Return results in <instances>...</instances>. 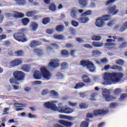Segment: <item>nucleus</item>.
<instances>
[{"label":"nucleus","instance_id":"36","mask_svg":"<svg viewBox=\"0 0 127 127\" xmlns=\"http://www.w3.org/2000/svg\"><path fill=\"white\" fill-rule=\"evenodd\" d=\"M39 25L35 22H32V30L33 31H36L38 28Z\"/></svg>","mask_w":127,"mask_h":127},{"label":"nucleus","instance_id":"42","mask_svg":"<svg viewBox=\"0 0 127 127\" xmlns=\"http://www.w3.org/2000/svg\"><path fill=\"white\" fill-rule=\"evenodd\" d=\"M127 46V42H125L122 43L121 45L119 46L120 49H123V48H126Z\"/></svg>","mask_w":127,"mask_h":127},{"label":"nucleus","instance_id":"9","mask_svg":"<svg viewBox=\"0 0 127 127\" xmlns=\"http://www.w3.org/2000/svg\"><path fill=\"white\" fill-rule=\"evenodd\" d=\"M107 10L109 14H111V15H116L119 13V9H117V5H116L109 7Z\"/></svg>","mask_w":127,"mask_h":127},{"label":"nucleus","instance_id":"56","mask_svg":"<svg viewBox=\"0 0 127 127\" xmlns=\"http://www.w3.org/2000/svg\"><path fill=\"white\" fill-rule=\"evenodd\" d=\"M22 104L18 103H15L14 104V107L16 108H20V107H22Z\"/></svg>","mask_w":127,"mask_h":127},{"label":"nucleus","instance_id":"3","mask_svg":"<svg viewBox=\"0 0 127 127\" xmlns=\"http://www.w3.org/2000/svg\"><path fill=\"white\" fill-rule=\"evenodd\" d=\"M13 76L14 78H10L9 79L11 84H15V85H19V83L16 81H24L25 79V73L23 71L16 70L13 72Z\"/></svg>","mask_w":127,"mask_h":127},{"label":"nucleus","instance_id":"31","mask_svg":"<svg viewBox=\"0 0 127 127\" xmlns=\"http://www.w3.org/2000/svg\"><path fill=\"white\" fill-rule=\"evenodd\" d=\"M78 1L82 6H86L88 4V0H78Z\"/></svg>","mask_w":127,"mask_h":127},{"label":"nucleus","instance_id":"45","mask_svg":"<svg viewBox=\"0 0 127 127\" xmlns=\"http://www.w3.org/2000/svg\"><path fill=\"white\" fill-rule=\"evenodd\" d=\"M68 64L66 62H64L61 64L62 69H66L68 68Z\"/></svg>","mask_w":127,"mask_h":127},{"label":"nucleus","instance_id":"16","mask_svg":"<svg viewBox=\"0 0 127 127\" xmlns=\"http://www.w3.org/2000/svg\"><path fill=\"white\" fill-rule=\"evenodd\" d=\"M91 122L92 121L90 120L89 118H87L86 119V121H83L80 124V127H89L90 122Z\"/></svg>","mask_w":127,"mask_h":127},{"label":"nucleus","instance_id":"40","mask_svg":"<svg viewBox=\"0 0 127 127\" xmlns=\"http://www.w3.org/2000/svg\"><path fill=\"white\" fill-rule=\"evenodd\" d=\"M35 13H36V12L35 11H32V16L33 19H34L35 20H37V19H38L39 18H40V17H41V16H39L38 15H34V14H35Z\"/></svg>","mask_w":127,"mask_h":127},{"label":"nucleus","instance_id":"64","mask_svg":"<svg viewBox=\"0 0 127 127\" xmlns=\"http://www.w3.org/2000/svg\"><path fill=\"white\" fill-rule=\"evenodd\" d=\"M105 127V122H102L98 125V127Z\"/></svg>","mask_w":127,"mask_h":127},{"label":"nucleus","instance_id":"44","mask_svg":"<svg viewBox=\"0 0 127 127\" xmlns=\"http://www.w3.org/2000/svg\"><path fill=\"white\" fill-rule=\"evenodd\" d=\"M113 39H108L106 41L107 42H116V39H117V36H114L112 37Z\"/></svg>","mask_w":127,"mask_h":127},{"label":"nucleus","instance_id":"52","mask_svg":"<svg viewBox=\"0 0 127 127\" xmlns=\"http://www.w3.org/2000/svg\"><path fill=\"white\" fill-rule=\"evenodd\" d=\"M127 97V94L126 93H123L121 95L120 99L121 100H125Z\"/></svg>","mask_w":127,"mask_h":127},{"label":"nucleus","instance_id":"15","mask_svg":"<svg viewBox=\"0 0 127 127\" xmlns=\"http://www.w3.org/2000/svg\"><path fill=\"white\" fill-rule=\"evenodd\" d=\"M81 79H82L83 82L84 83H86V84H90V83H92V81H91V78L87 75L84 74L82 76Z\"/></svg>","mask_w":127,"mask_h":127},{"label":"nucleus","instance_id":"14","mask_svg":"<svg viewBox=\"0 0 127 127\" xmlns=\"http://www.w3.org/2000/svg\"><path fill=\"white\" fill-rule=\"evenodd\" d=\"M95 24L98 27H103L104 25H105V22H104L103 19L100 17L96 20Z\"/></svg>","mask_w":127,"mask_h":127},{"label":"nucleus","instance_id":"10","mask_svg":"<svg viewBox=\"0 0 127 127\" xmlns=\"http://www.w3.org/2000/svg\"><path fill=\"white\" fill-rule=\"evenodd\" d=\"M44 106L48 109H51L53 111H58L59 107L56 106V104L51 103L50 102H46L44 104Z\"/></svg>","mask_w":127,"mask_h":127},{"label":"nucleus","instance_id":"49","mask_svg":"<svg viewBox=\"0 0 127 127\" xmlns=\"http://www.w3.org/2000/svg\"><path fill=\"white\" fill-rule=\"evenodd\" d=\"M71 16L73 18H76L77 15H76V10H72L71 12Z\"/></svg>","mask_w":127,"mask_h":127},{"label":"nucleus","instance_id":"47","mask_svg":"<svg viewBox=\"0 0 127 127\" xmlns=\"http://www.w3.org/2000/svg\"><path fill=\"white\" fill-rule=\"evenodd\" d=\"M79 107L80 109H87L88 108V105L86 103H80L79 104Z\"/></svg>","mask_w":127,"mask_h":127},{"label":"nucleus","instance_id":"8","mask_svg":"<svg viewBox=\"0 0 127 127\" xmlns=\"http://www.w3.org/2000/svg\"><path fill=\"white\" fill-rule=\"evenodd\" d=\"M58 111L59 113H61V114H72L74 112L73 109L69 107H65L64 106L59 107Z\"/></svg>","mask_w":127,"mask_h":127},{"label":"nucleus","instance_id":"4","mask_svg":"<svg viewBox=\"0 0 127 127\" xmlns=\"http://www.w3.org/2000/svg\"><path fill=\"white\" fill-rule=\"evenodd\" d=\"M93 113H88L86 115V118L87 119H93L94 117H103V116H106L108 113V111L103 110V109H97L94 110Z\"/></svg>","mask_w":127,"mask_h":127},{"label":"nucleus","instance_id":"41","mask_svg":"<svg viewBox=\"0 0 127 127\" xmlns=\"http://www.w3.org/2000/svg\"><path fill=\"white\" fill-rule=\"evenodd\" d=\"M33 46H39L40 45H41L42 44V42L37 41H33Z\"/></svg>","mask_w":127,"mask_h":127},{"label":"nucleus","instance_id":"19","mask_svg":"<svg viewBox=\"0 0 127 127\" xmlns=\"http://www.w3.org/2000/svg\"><path fill=\"white\" fill-rule=\"evenodd\" d=\"M77 20L81 23H87L89 21V18L87 17H80Z\"/></svg>","mask_w":127,"mask_h":127},{"label":"nucleus","instance_id":"25","mask_svg":"<svg viewBox=\"0 0 127 127\" xmlns=\"http://www.w3.org/2000/svg\"><path fill=\"white\" fill-rule=\"evenodd\" d=\"M34 52L38 55V56H42L43 55V50L40 49H35Z\"/></svg>","mask_w":127,"mask_h":127},{"label":"nucleus","instance_id":"26","mask_svg":"<svg viewBox=\"0 0 127 127\" xmlns=\"http://www.w3.org/2000/svg\"><path fill=\"white\" fill-rule=\"evenodd\" d=\"M110 69L112 70H117V71H123V67L121 66L118 65H113L111 67Z\"/></svg>","mask_w":127,"mask_h":127},{"label":"nucleus","instance_id":"5","mask_svg":"<svg viewBox=\"0 0 127 127\" xmlns=\"http://www.w3.org/2000/svg\"><path fill=\"white\" fill-rule=\"evenodd\" d=\"M80 64V66H82V67H86L90 72H95L96 71L95 64L89 60H81Z\"/></svg>","mask_w":127,"mask_h":127},{"label":"nucleus","instance_id":"13","mask_svg":"<svg viewBox=\"0 0 127 127\" xmlns=\"http://www.w3.org/2000/svg\"><path fill=\"white\" fill-rule=\"evenodd\" d=\"M23 62L20 59L14 60L10 62V64L12 67H15V66H18V65H21Z\"/></svg>","mask_w":127,"mask_h":127},{"label":"nucleus","instance_id":"7","mask_svg":"<svg viewBox=\"0 0 127 127\" xmlns=\"http://www.w3.org/2000/svg\"><path fill=\"white\" fill-rule=\"evenodd\" d=\"M14 39L16 40L18 42H26L27 41V38L24 33L21 32H17L13 35Z\"/></svg>","mask_w":127,"mask_h":127},{"label":"nucleus","instance_id":"60","mask_svg":"<svg viewBox=\"0 0 127 127\" xmlns=\"http://www.w3.org/2000/svg\"><path fill=\"white\" fill-rule=\"evenodd\" d=\"M84 47H85V48H90V49H92L93 48V46H92L90 44H85L84 45Z\"/></svg>","mask_w":127,"mask_h":127},{"label":"nucleus","instance_id":"29","mask_svg":"<svg viewBox=\"0 0 127 127\" xmlns=\"http://www.w3.org/2000/svg\"><path fill=\"white\" fill-rule=\"evenodd\" d=\"M54 38L55 39H57L58 40H63L64 38H65V37L62 35H57V34H55L53 36Z\"/></svg>","mask_w":127,"mask_h":127},{"label":"nucleus","instance_id":"62","mask_svg":"<svg viewBox=\"0 0 127 127\" xmlns=\"http://www.w3.org/2000/svg\"><path fill=\"white\" fill-rule=\"evenodd\" d=\"M101 62L102 63H104V64H106L108 62V59L107 58H103L101 59Z\"/></svg>","mask_w":127,"mask_h":127},{"label":"nucleus","instance_id":"30","mask_svg":"<svg viewBox=\"0 0 127 127\" xmlns=\"http://www.w3.org/2000/svg\"><path fill=\"white\" fill-rule=\"evenodd\" d=\"M30 21L28 18H24L21 20V22L23 25H24V26H26V25L29 23Z\"/></svg>","mask_w":127,"mask_h":127},{"label":"nucleus","instance_id":"59","mask_svg":"<svg viewBox=\"0 0 127 127\" xmlns=\"http://www.w3.org/2000/svg\"><path fill=\"white\" fill-rule=\"evenodd\" d=\"M6 38V35L2 34L0 35V40H3V39H5Z\"/></svg>","mask_w":127,"mask_h":127},{"label":"nucleus","instance_id":"33","mask_svg":"<svg viewBox=\"0 0 127 127\" xmlns=\"http://www.w3.org/2000/svg\"><path fill=\"white\" fill-rule=\"evenodd\" d=\"M116 64L118 65H120V66H124L125 65V61L122 59H118L115 61Z\"/></svg>","mask_w":127,"mask_h":127},{"label":"nucleus","instance_id":"58","mask_svg":"<svg viewBox=\"0 0 127 127\" xmlns=\"http://www.w3.org/2000/svg\"><path fill=\"white\" fill-rule=\"evenodd\" d=\"M33 84H35L36 85H41L42 84V81H40V80H36L34 81Z\"/></svg>","mask_w":127,"mask_h":127},{"label":"nucleus","instance_id":"43","mask_svg":"<svg viewBox=\"0 0 127 127\" xmlns=\"http://www.w3.org/2000/svg\"><path fill=\"white\" fill-rule=\"evenodd\" d=\"M49 94V90L47 89H45L42 91V96H45V95H48Z\"/></svg>","mask_w":127,"mask_h":127},{"label":"nucleus","instance_id":"18","mask_svg":"<svg viewBox=\"0 0 127 127\" xmlns=\"http://www.w3.org/2000/svg\"><path fill=\"white\" fill-rule=\"evenodd\" d=\"M13 17L15 18H22L24 17V14L21 12H18L17 11H14V14H13Z\"/></svg>","mask_w":127,"mask_h":127},{"label":"nucleus","instance_id":"28","mask_svg":"<svg viewBox=\"0 0 127 127\" xmlns=\"http://www.w3.org/2000/svg\"><path fill=\"white\" fill-rule=\"evenodd\" d=\"M18 5H24L26 4V0H14Z\"/></svg>","mask_w":127,"mask_h":127},{"label":"nucleus","instance_id":"22","mask_svg":"<svg viewBox=\"0 0 127 127\" xmlns=\"http://www.w3.org/2000/svg\"><path fill=\"white\" fill-rule=\"evenodd\" d=\"M30 65L28 64H24L21 66V69L24 72H30Z\"/></svg>","mask_w":127,"mask_h":127},{"label":"nucleus","instance_id":"6","mask_svg":"<svg viewBox=\"0 0 127 127\" xmlns=\"http://www.w3.org/2000/svg\"><path fill=\"white\" fill-rule=\"evenodd\" d=\"M102 95L106 102H113L117 99V97L111 95V90L106 88L102 92Z\"/></svg>","mask_w":127,"mask_h":127},{"label":"nucleus","instance_id":"23","mask_svg":"<svg viewBox=\"0 0 127 127\" xmlns=\"http://www.w3.org/2000/svg\"><path fill=\"white\" fill-rule=\"evenodd\" d=\"M102 54V52L99 51V50H95L92 51V55L93 57H98Z\"/></svg>","mask_w":127,"mask_h":127},{"label":"nucleus","instance_id":"39","mask_svg":"<svg viewBox=\"0 0 127 127\" xmlns=\"http://www.w3.org/2000/svg\"><path fill=\"white\" fill-rule=\"evenodd\" d=\"M114 95L117 96L122 93V89L121 88H116L114 91Z\"/></svg>","mask_w":127,"mask_h":127},{"label":"nucleus","instance_id":"63","mask_svg":"<svg viewBox=\"0 0 127 127\" xmlns=\"http://www.w3.org/2000/svg\"><path fill=\"white\" fill-rule=\"evenodd\" d=\"M117 39L118 40V42H123V41H125V38L123 37L117 38Z\"/></svg>","mask_w":127,"mask_h":127},{"label":"nucleus","instance_id":"27","mask_svg":"<svg viewBox=\"0 0 127 127\" xmlns=\"http://www.w3.org/2000/svg\"><path fill=\"white\" fill-rule=\"evenodd\" d=\"M49 9L51 11H56L57 7L56 6L55 3H51L49 6Z\"/></svg>","mask_w":127,"mask_h":127},{"label":"nucleus","instance_id":"61","mask_svg":"<svg viewBox=\"0 0 127 127\" xmlns=\"http://www.w3.org/2000/svg\"><path fill=\"white\" fill-rule=\"evenodd\" d=\"M76 41L77 42H79V43H84V40L80 38H77Z\"/></svg>","mask_w":127,"mask_h":127},{"label":"nucleus","instance_id":"54","mask_svg":"<svg viewBox=\"0 0 127 127\" xmlns=\"http://www.w3.org/2000/svg\"><path fill=\"white\" fill-rule=\"evenodd\" d=\"M46 31L48 34H52V33H53L54 30L53 29H47Z\"/></svg>","mask_w":127,"mask_h":127},{"label":"nucleus","instance_id":"12","mask_svg":"<svg viewBox=\"0 0 127 127\" xmlns=\"http://www.w3.org/2000/svg\"><path fill=\"white\" fill-rule=\"evenodd\" d=\"M59 123L61 125H62V126L66 127H71L73 126V123L72 122H68L67 121L59 120Z\"/></svg>","mask_w":127,"mask_h":127},{"label":"nucleus","instance_id":"24","mask_svg":"<svg viewBox=\"0 0 127 127\" xmlns=\"http://www.w3.org/2000/svg\"><path fill=\"white\" fill-rule=\"evenodd\" d=\"M64 29H65V27L62 25H59L56 28V30L58 32H63Z\"/></svg>","mask_w":127,"mask_h":127},{"label":"nucleus","instance_id":"1","mask_svg":"<svg viewBox=\"0 0 127 127\" xmlns=\"http://www.w3.org/2000/svg\"><path fill=\"white\" fill-rule=\"evenodd\" d=\"M124 76V73L122 72H105L103 79L107 82L118 83L122 81Z\"/></svg>","mask_w":127,"mask_h":127},{"label":"nucleus","instance_id":"37","mask_svg":"<svg viewBox=\"0 0 127 127\" xmlns=\"http://www.w3.org/2000/svg\"><path fill=\"white\" fill-rule=\"evenodd\" d=\"M92 12L91 10H88L81 14V16H87V15H91L92 14Z\"/></svg>","mask_w":127,"mask_h":127},{"label":"nucleus","instance_id":"46","mask_svg":"<svg viewBox=\"0 0 127 127\" xmlns=\"http://www.w3.org/2000/svg\"><path fill=\"white\" fill-rule=\"evenodd\" d=\"M68 105L70 107H76L78 105L77 102H72L71 101L68 102Z\"/></svg>","mask_w":127,"mask_h":127},{"label":"nucleus","instance_id":"48","mask_svg":"<svg viewBox=\"0 0 127 127\" xmlns=\"http://www.w3.org/2000/svg\"><path fill=\"white\" fill-rule=\"evenodd\" d=\"M71 25L74 27H77V26H79V23L75 20H72Z\"/></svg>","mask_w":127,"mask_h":127},{"label":"nucleus","instance_id":"55","mask_svg":"<svg viewBox=\"0 0 127 127\" xmlns=\"http://www.w3.org/2000/svg\"><path fill=\"white\" fill-rule=\"evenodd\" d=\"M69 30L70 33H71V34H73V35L76 33V31L73 28H69Z\"/></svg>","mask_w":127,"mask_h":127},{"label":"nucleus","instance_id":"20","mask_svg":"<svg viewBox=\"0 0 127 127\" xmlns=\"http://www.w3.org/2000/svg\"><path fill=\"white\" fill-rule=\"evenodd\" d=\"M92 45L93 46V47L100 48L104 46V43H103V42H92Z\"/></svg>","mask_w":127,"mask_h":127},{"label":"nucleus","instance_id":"34","mask_svg":"<svg viewBox=\"0 0 127 127\" xmlns=\"http://www.w3.org/2000/svg\"><path fill=\"white\" fill-rule=\"evenodd\" d=\"M91 39L93 41H100L102 39V37L100 36L93 35L91 37Z\"/></svg>","mask_w":127,"mask_h":127},{"label":"nucleus","instance_id":"38","mask_svg":"<svg viewBox=\"0 0 127 127\" xmlns=\"http://www.w3.org/2000/svg\"><path fill=\"white\" fill-rule=\"evenodd\" d=\"M50 22V18L49 17H45L43 19L42 23L43 24L46 25L47 23H49Z\"/></svg>","mask_w":127,"mask_h":127},{"label":"nucleus","instance_id":"53","mask_svg":"<svg viewBox=\"0 0 127 127\" xmlns=\"http://www.w3.org/2000/svg\"><path fill=\"white\" fill-rule=\"evenodd\" d=\"M117 0H108L106 2L107 5H108V4H110V3H113V2H116Z\"/></svg>","mask_w":127,"mask_h":127},{"label":"nucleus","instance_id":"35","mask_svg":"<svg viewBox=\"0 0 127 127\" xmlns=\"http://www.w3.org/2000/svg\"><path fill=\"white\" fill-rule=\"evenodd\" d=\"M61 55L62 56H65V57H68L70 55V53L68 50H63L61 51Z\"/></svg>","mask_w":127,"mask_h":127},{"label":"nucleus","instance_id":"50","mask_svg":"<svg viewBox=\"0 0 127 127\" xmlns=\"http://www.w3.org/2000/svg\"><path fill=\"white\" fill-rule=\"evenodd\" d=\"M50 93L52 96H54V97H57V96H58V93L55 90H53L51 91Z\"/></svg>","mask_w":127,"mask_h":127},{"label":"nucleus","instance_id":"21","mask_svg":"<svg viewBox=\"0 0 127 127\" xmlns=\"http://www.w3.org/2000/svg\"><path fill=\"white\" fill-rule=\"evenodd\" d=\"M14 54L16 57H21L24 55V52L22 50L15 51Z\"/></svg>","mask_w":127,"mask_h":127},{"label":"nucleus","instance_id":"57","mask_svg":"<svg viewBox=\"0 0 127 127\" xmlns=\"http://www.w3.org/2000/svg\"><path fill=\"white\" fill-rule=\"evenodd\" d=\"M115 43H107L105 44V46H115Z\"/></svg>","mask_w":127,"mask_h":127},{"label":"nucleus","instance_id":"51","mask_svg":"<svg viewBox=\"0 0 127 127\" xmlns=\"http://www.w3.org/2000/svg\"><path fill=\"white\" fill-rule=\"evenodd\" d=\"M115 107H118V103H112L111 104H110V108H115Z\"/></svg>","mask_w":127,"mask_h":127},{"label":"nucleus","instance_id":"11","mask_svg":"<svg viewBox=\"0 0 127 127\" xmlns=\"http://www.w3.org/2000/svg\"><path fill=\"white\" fill-rule=\"evenodd\" d=\"M59 59H53L49 64V66L52 68H56L59 66Z\"/></svg>","mask_w":127,"mask_h":127},{"label":"nucleus","instance_id":"2","mask_svg":"<svg viewBox=\"0 0 127 127\" xmlns=\"http://www.w3.org/2000/svg\"><path fill=\"white\" fill-rule=\"evenodd\" d=\"M40 71L36 70L34 74V78L36 80H41L42 77L46 80H50L52 77V73L47 70L46 66H42Z\"/></svg>","mask_w":127,"mask_h":127},{"label":"nucleus","instance_id":"17","mask_svg":"<svg viewBox=\"0 0 127 127\" xmlns=\"http://www.w3.org/2000/svg\"><path fill=\"white\" fill-rule=\"evenodd\" d=\"M85 86H86V84L84 82H79L75 84L74 88L75 89V90H78L79 89H82V88H83Z\"/></svg>","mask_w":127,"mask_h":127},{"label":"nucleus","instance_id":"32","mask_svg":"<svg viewBox=\"0 0 127 127\" xmlns=\"http://www.w3.org/2000/svg\"><path fill=\"white\" fill-rule=\"evenodd\" d=\"M100 18L103 20V21H108L111 20V15L108 14L104 15Z\"/></svg>","mask_w":127,"mask_h":127}]
</instances>
